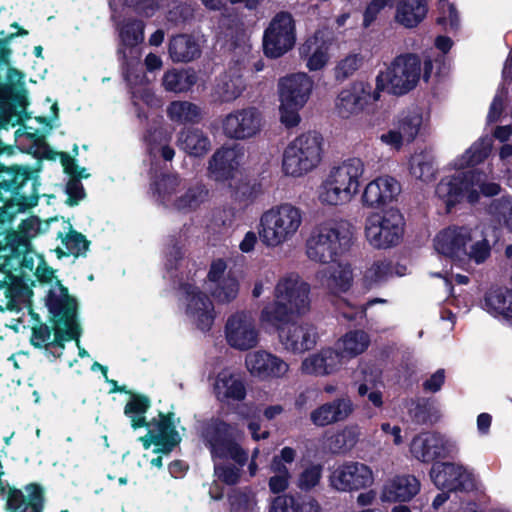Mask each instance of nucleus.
<instances>
[{
  "label": "nucleus",
  "instance_id": "63",
  "mask_svg": "<svg viewBox=\"0 0 512 512\" xmlns=\"http://www.w3.org/2000/svg\"><path fill=\"white\" fill-rule=\"evenodd\" d=\"M393 0H371L363 15V25L369 27L377 18L378 14L387 6H392Z\"/></svg>",
  "mask_w": 512,
  "mask_h": 512
},
{
  "label": "nucleus",
  "instance_id": "30",
  "mask_svg": "<svg viewBox=\"0 0 512 512\" xmlns=\"http://www.w3.org/2000/svg\"><path fill=\"white\" fill-rule=\"evenodd\" d=\"M319 269L315 278L319 284L333 295L347 292L353 284V269L349 263L336 260V263L327 264Z\"/></svg>",
  "mask_w": 512,
  "mask_h": 512
},
{
  "label": "nucleus",
  "instance_id": "11",
  "mask_svg": "<svg viewBox=\"0 0 512 512\" xmlns=\"http://www.w3.org/2000/svg\"><path fill=\"white\" fill-rule=\"evenodd\" d=\"M324 156V139L316 131L301 133L283 150L281 168L285 176L301 178L321 164Z\"/></svg>",
  "mask_w": 512,
  "mask_h": 512
},
{
  "label": "nucleus",
  "instance_id": "49",
  "mask_svg": "<svg viewBox=\"0 0 512 512\" xmlns=\"http://www.w3.org/2000/svg\"><path fill=\"white\" fill-rule=\"evenodd\" d=\"M171 138V132H168L163 128H157L154 131L149 132L148 135L145 136L149 153L153 157H157L159 155L167 161L172 160L175 152L169 145Z\"/></svg>",
  "mask_w": 512,
  "mask_h": 512
},
{
  "label": "nucleus",
  "instance_id": "39",
  "mask_svg": "<svg viewBox=\"0 0 512 512\" xmlns=\"http://www.w3.org/2000/svg\"><path fill=\"white\" fill-rule=\"evenodd\" d=\"M370 345V336L363 330H352L340 337L334 351L344 364L346 361L364 353Z\"/></svg>",
  "mask_w": 512,
  "mask_h": 512
},
{
  "label": "nucleus",
  "instance_id": "34",
  "mask_svg": "<svg viewBox=\"0 0 512 512\" xmlns=\"http://www.w3.org/2000/svg\"><path fill=\"white\" fill-rule=\"evenodd\" d=\"M213 393L218 401L229 404L244 400L246 388L239 374L230 369H223L214 380Z\"/></svg>",
  "mask_w": 512,
  "mask_h": 512
},
{
  "label": "nucleus",
  "instance_id": "43",
  "mask_svg": "<svg viewBox=\"0 0 512 512\" xmlns=\"http://www.w3.org/2000/svg\"><path fill=\"white\" fill-rule=\"evenodd\" d=\"M177 144L181 150L193 157H203L211 149L208 135L199 128H187L180 131Z\"/></svg>",
  "mask_w": 512,
  "mask_h": 512
},
{
  "label": "nucleus",
  "instance_id": "7",
  "mask_svg": "<svg viewBox=\"0 0 512 512\" xmlns=\"http://www.w3.org/2000/svg\"><path fill=\"white\" fill-rule=\"evenodd\" d=\"M151 190L159 205L184 214L197 211L209 198V190L204 184L188 186L177 174H163L155 178Z\"/></svg>",
  "mask_w": 512,
  "mask_h": 512
},
{
  "label": "nucleus",
  "instance_id": "47",
  "mask_svg": "<svg viewBox=\"0 0 512 512\" xmlns=\"http://www.w3.org/2000/svg\"><path fill=\"white\" fill-rule=\"evenodd\" d=\"M167 117L174 123H195L201 119V108L189 101H172L166 109Z\"/></svg>",
  "mask_w": 512,
  "mask_h": 512
},
{
  "label": "nucleus",
  "instance_id": "27",
  "mask_svg": "<svg viewBox=\"0 0 512 512\" xmlns=\"http://www.w3.org/2000/svg\"><path fill=\"white\" fill-rule=\"evenodd\" d=\"M433 483L448 491L469 490L474 487V475L466 467L455 463H435L430 472Z\"/></svg>",
  "mask_w": 512,
  "mask_h": 512
},
{
  "label": "nucleus",
  "instance_id": "40",
  "mask_svg": "<svg viewBox=\"0 0 512 512\" xmlns=\"http://www.w3.org/2000/svg\"><path fill=\"white\" fill-rule=\"evenodd\" d=\"M10 512H42L43 496L38 485L30 484L26 487V494L13 491L7 501Z\"/></svg>",
  "mask_w": 512,
  "mask_h": 512
},
{
  "label": "nucleus",
  "instance_id": "48",
  "mask_svg": "<svg viewBox=\"0 0 512 512\" xmlns=\"http://www.w3.org/2000/svg\"><path fill=\"white\" fill-rule=\"evenodd\" d=\"M68 232L65 234L59 232L58 237L61 239V247L56 249L60 255L83 256L89 248V241L84 235L72 229L70 223H67Z\"/></svg>",
  "mask_w": 512,
  "mask_h": 512
},
{
  "label": "nucleus",
  "instance_id": "33",
  "mask_svg": "<svg viewBox=\"0 0 512 512\" xmlns=\"http://www.w3.org/2000/svg\"><path fill=\"white\" fill-rule=\"evenodd\" d=\"M354 411V404L349 397L336 398L313 409L310 421L317 427H325L349 418Z\"/></svg>",
  "mask_w": 512,
  "mask_h": 512
},
{
  "label": "nucleus",
  "instance_id": "4",
  "mask_svg": "<svg viewBox=\"0 0 512 512\" xmlns=\"http://www.w3.org/2000/svg\"><path fill=\"white\" fill-rule=\"evenodd\" d=\"M47 306L56 321V333L52 339L47 326L33 330L32 344L36 347H55L63 349L62 341L71 340L80 334V325L76 318L77 303L68 295L67 289L58 281L51 285Z\"/></svg>",
  "mask_w": 512,
  "mask_h": 512
},
{
  "label": "nucleus",
  "instance_id": "28",
  "mask_svg": "<svg viewBox=\"0 0 512 512\" xmlns=\"http://www.w3.org/2000/svg\"><path fill=\"white\" fill-rule=\"evenodd\" d=\"M279 332V340L284 348L294 353L312 349L318 340L316 328L310 323H290L272 326Z\"/></svg>",
  "mask_w": 512,
  "mask_h": 512
},
{
  "label": "nucleus",
  "instance_id": "6",
  "mask_svg": "<svg viewBox=\"0 0 512 512\" xmlns=\"http://www.w3.org/2000/svg\"><path fill=\"white\" fill-rule=\"evenodd\" d=\"M304 220L302 209L290 202H281L264 210L258 219V236L266 248L275 249L292 241Z\"/></svg>",
  "mask_w": 512,
  "mask_h": 512
},
{
  "label": "nucleus",
  "instance_id": "10",
  "mask_svg": "<svg viewBox=\"0 0 512 512\" xmlns=\"http://www.w3.org/2000/svg\"><path fill=\"white\" fill-rule=\"evenodd\" d=\"M349 224L344 220H327L318 224L306 242V255L316 263L330 264L346 252L351 242Z\"/></svg>",
  "mask_w": 512,
  "mask_h": 512
},
{
  "label": "nucleus",
  "instance_id": "17",
  "mask_svg": "<svg viewBox=\"0 0 512 512\" xmlns=\"http://www.w3.org/2000/svg\"><path fill=\"white\" fill-rule=\"evenodd\" d=\"M381 98L378 87L366 81H355L342 89L335 101V109L341 118L348 119L360 114L364 109Z\"/></svg>",
  "mask_w": 512,
  "mask_h": 512
},
{
  "label": "nucleus",
  "instance_id": "21",
  "mask_svg": "<svg viewBox=\"0 0 512 512\" xmlns=\"http://www.w3.org/2000/svg\"><path fill=\"white\" fill-rule=\"evenodd\" d=\"M223 134L230 139L246 140L255 137L263 127L261 112L253 107L228 113L221 122Z\"/></svg>",
  "mask_w": 512,
  "mask_h": 512
},
{
  "label": "nucleus",
  "instance_id": "42",
  "mask_svg": "<svg viewBox=\"0 0 512 512\" xmlns=\"http://www.w3.org/2000/svg\"><path fill=\"white\" fill-rule=\"evenodd\" d=\"M407 167L414 179L424 183L434 180L437 172L435 158L427 149L415 150L408 158Z\"/></svg>",
  "mask_w": 512,
  "mask_h": 512
},
{
  "label": "nucleus",
  "instance_id": "38",
  "mask_svg": "<svg viewBox=\"0 0 512 512\" xmlns=\"http://www.w3.org/2000/svg\"><path fill=\"white\" fill-rule=\"evenodd\" d=\"M427 14L428 0H398L394 21L404 28L413 29L425 20Z\"/></svg>",
  "mask_w": 512,
  "mask_h": 512
},
{
  "label": "nucleus",
  "instance_id": "23",
  "mask_svg": "<svg viewBox=\"0 0 512 512\" xmlns=\"http://www.w3.org/2000/svg\"><path fill=\"white\" fill-rule=\"evenodd\" d=\"M401 191V184L396 178L380 175L366 183L360 201L365 208L379 209L396 202Z\"/></svg>",
  "mask_w": 512,
  "mask_h": 512
},
{
  "label": "nucleus",
  "instance_id": "24",
  "mask_svg": "<svg viewBox=\"0 0 512 512\" xmlns=\"http://www.w3.org/2000/svg\"><path fill=\"white\" fill-rule=\"evenodd\" d=\"M457 450L454 440L435 432L421 433L413 438L410 452L414 458L429 463L438 458H445Z\"/></svg>",
  "mask_w": 512,
  "mask_h": 512
},
{
  "label": "nucleus",
  "instance_id": "45",
  "mask_svg": "<svg viewBox=\"0 0 512 512\" xmlns=\"http://www.w3.org/2000/svg\"><path fill=\"white\" fill-rule=\"evenodd\" d=\"M492 147V141L489 137H482L471 145L462 155L455 158L450 166L456 170H462L469 166H474L484 161Z\"/></svg>",
  "mask_w": 512,
  "mask_h": 512
},
{
  "label": "nucleus",
  "instance_id": "36",
  "mask_svg": "<svg viewBox=\"0 0 512 512\" xmlns=\"http://www.w3.org/2000/svg\"><path fill=\"white\" fill-rule=\"evenodd\" d=\"M339 355L332 348H324L307 356L301 364L304 374L325 376L335 373L342 366Z\"/></svg>",
  "mask_w": 512,
  "mask_h": 512
},
{
  "label": "nucleus",
  "instance_id": "3",
  "mask_svg": "<svg viewBox=\"0 0 512 512\" xmlns=\"http://www.w3.org/2000/svg\"><path fill=\"white\" fill-rule=\"evenodd\" d=\"M121 48L119 54L126 61L125 78L130 85L132 102L141 117V103L147 107H156L160 101L147 84V78L139 63L140 52L137 46L144 38V25L141 21H127L119 29Z\"/></svg>",
  "mask_w": 512,
  "mask_h": 512
},
{
  "label": "nucleus",
  "instance_id": "54",
  "mask_svg": "<svg viewBox=\"0 0 512 512\" xmlns=\"http://www.w3.org/2000/svg\"><path fill=\"white\" fill-rule=\"evenodd\" d=\"M296 456L297 452L294 448L289 446L283 447L278 454L273 456L269 466L270 472L292 475L288 465L294 462Z\"/></svg>",
  "mask_w": 512,
  "mask_h": 512
},
{
  "label": "nucleus",
  "instance_id": "64",
  "mask_svg": "<svg viewBox=\"0 0 512 512\" xmlns=\"http://www.w3.org/2000/svg\"><path fill=\"white\" fill-rule=\"evenodd\" d=\"M440 17L438 22L443 25H448L451 28L458 26V13L455 6L445 0H441L439 4Z\"/></svg>",
  "mask_w": 512,
  "mask_h": 512
},
{
  "label": "nucleus",
  "instance_id": "20",
  "mask_svg": "<svg viewBox=\"0 0 512 512\" xmlns=\"http://www.w3.org/2000/svg\"><path fill=\"white\" fill-rule=\"evenodd\" d=\"M334 41L333 31L328 27H322L301 44L299 57L310 72L321 71L329 64Z\"/></svg>",
  "mask_w": 512,
  "mask_h": 512
},
{
  "label": "nucleus",
  "instance_id": "37",
  "mask_svg": "<svg viewBox=\"0 0 512 512\" xmlns=\"http://www.w3.org/2000/svg\"><path fill=\"white\" fill-rule=\"evenodd\" d=\"M204 40L202 36L180 34L173 37L168 46L171 60L187 63L200 57Z\"/></svg>",
  "mask_w": 512,
  "mask_h": 512
},
{
  "label": "nucleus",
  "instance_id": "57",
  "mask_svg": "<svg viewBox=\"0 0 512 512\" xmlns=\"http://www.w3.org/2000/svg\"><path fill=\"white\" fill-rule=\"evenodd\" d=\"M303 107L285 100H279V118L280 122L286 128H294L299 125L301 117L299 111Z\"/></svg>",
  "mask_w": 512,
  "mask_h": 512
},
{
  "label": "nucleus",
  "instance_id": "18",
  "mask_svg": "<svg viewBox=\"0 0 512 512\" xmlns=\"http://www.w3.org/2000/svg\"><path fill=\"white\" fill-rule=\"evenodd\" d=\"M227 345L238 351H247L259 343V329L253 315L238 311L231 314L224 325Z\"/></svg>",
  "mask_w": 512,
  "mask_h": 512
},
{
  "label": "nucleus",
  "instance_id": "50",
  "mask_svg": "<svg viewBox=\"0 0 512 512\" xmlns=\"http://www.w3.org/2000/svg\"><path fill=\"white\" fill-rule=\"evenodd\" d=\"M245 89L244 81L238 73L224 74L218 80L214 93L222 102H229L238 98Z\"/></svg>",
  "mask_w": 512,
  "mask_h": 512
},
{
  "label": "nucleus",
  "instance_id": "53",
  "mask_svg": "<svg viewBox=\"0 0 512 512\" xmlns=\"http://www.w3.org/2000/svg\"><path fill=\"white\" fill-rule=\"evenodd\" d=\"M489 214L499 224L512 231V198L502 197L494 200L489 206Z\"/></svg>",
  "mask_w": 512,
  "mask_h": 512
},
{
  "label": "nucleus",
  "instance_id": "12",
  "mask_svg": "<svg viewBox=\"0 0 512 512\" xmlns=\"http://www.w3.org/2000/svg\"><path fill=\"white\" fill-rule=\"evenodd\" d=\"M486 179V175L478 170L459 172L441 179L435 192L448 208L464 198L470 203H475L479 200L480 194L494 196L500 192L497 183H488Z\"/></svg>",
  "mask_w": 512,
  "mask_h": 512
},
{
  "label": "nucleus",
  "instance_id": "15",
  "mask_svg": "<svg viewBox=\"0 0 512 512\" xmlns=\"http://www.w3.org/2000/svg\"><path fill=\"white\" fill-rule=\"evenodd\" d=\"M296 39V21L294 17L289 12H278L264 30L263 52L268 58H279L295 46Z\"/></svg>",
  "mask_w": 512,
  "mask_h": 512
},
{
  "label": "nucleus",
  "instance_id": "2",
  "mask_svg": "<svg viewBox=\"0 0 512 512\" xmlns=\"http://www.w3.org/2000/svg\"><path fill=\"white\" fill-rule=\"evenodd\" d=\"M311 287L296 273L280 277L274 287V300L264 306L260 322L264 326H281L311 309Z\"/></svg>",
  "mask_w": 512,
  "mask_h": 512
},
{
  "label": "nucleus",
  "instance_id": "35",
  "mask_svg": "<svg viewBox=\"0 0 512 512\" xmlns=\"http://www.w3.org/2000/svg\"><path fill=\"white\" fill-rule=\"evenodd\" d=\"M420 491V482L413 475H397L388 480L382 487V502H407Z\"/></svg>",
  "mask_w": 512,
  "mask_h": 512
},
{
  "label": "nucleus",
  "instance_id": "19",
  "mask_svg": "<svg viewBox=\"0 0 512 512\" xmlns=\"http://www.w3.org/2000/svg\"><path fill=\"white\" fill-rule=\"evenodd\" d=\"M204 284L210 296L220 305L233 302L239 294V281L223 259L212 261Z\"/></svg>",
  "mask_w": 512,
  "mask_h": 512
},
{
  "label": "nucleus",
  "instance_id": "41",
  "mask_svg": "<svg viewBox=\"0 0 512 512\" xmlns=\"http://www.w3.org/2000/svg\"><path fill=\"white\" fill-rule=\"evenodd\" d=\"M429 116L422 108L413 107L402 111L394 121L406 138V143L413 142L421 129L427 124Z\"/></svg>",
  "mask_w": 512,
  "mask_h": 512
},
{
  "label": "nucleus",
  "instance_id": "60",
  "mask_svg": "<svg viewBox=\"0 0 512 512\" xmlns=\"http://www.w3.org/2000/svg\"><path fill=\"white\" fill-rule=\"evenodd\" d=\"M358 394L361 397L366 396L368 401L376 408H381L383 405V394L377 388V383L374 380H366L358 386Z\"/></svg>",
  "mask_w": 512,
  "mask_h": 512
},
{
  "label": "nucleus",
  "instance_id": "5",
  "mask_svg": "<svg viewBox=\"0 0 512 512\" xmlns=\"http://www.w3.org/2000/svg\"><path fill=\"white\" fill-rule=\"evenodd\" d=\"M366 167L358 157L333 166L317 189V201L324 207L349 204L359 193Z\"/></svg>",
  "mask_w": 512,
  "mask_h": 512
},
{
  "label": "nucleus",
  "instance_id": "55",
  "mask_svg": "<svg viewBox=\"0 0 512 512\" xmlns=\"http://www.w3.org/2000/svg\"><path fill=\"white\" fill-rule=\"evenodd\" d=\"M359 431L355 427H346L334 435L330 444V450L341 453L351 449L358 441Z\"/></svg>",
  "mask_w": 512,
  "mask_h": 512
},
{
  "label": "nucleus",
  "instance_id": "56",
  "mask_svg": "<svg viewBox=\"0 0 512 512\" xmlns=\"http://www.w3.org/2000/svg\"><path fill=\"white\" fill-rule=\"evenodd\" d=\"M29 207L26 199L15 196L10 201L0 200V222H11L16 214L25 211Z\"/></svg>",
  "mask_w": 512,
  "mask_h": 512
},
{
  "label": "nucleus",
  "instance_id": "62",
  "mask_svg": "<svg viewBox=\"0 0 512 512\" xmlns=\"http://www.w3.org/2000/svg\"><path fill=\"white\" fill-rule=\"evenodd\" d=\"M214 473L220 481L233 485L239 481L241 470L233 465L215 464Z\"/></svg>",
  "mask_w": 512,
  "mask_h": 512
},
{
  "label": "nucleus",
  "instance_id": "9",
  "mask_svg": "<svg viewBox=\"0 0 512 512\" xmlns=\"http://www.w3.org/2000/svg\"><path fill=\"white\" fill-rule=\"evenodd\" d=\"M477 234V230L466 227H449L436 235L435 250L460 264H480L490 255V246L483 235Z\"/></svg>",
  "mask_w": 512,
  "mask_h": 512
},
{
  "label": "nucleus",
  "instance_id": "51",
  "mask_svg": "<svg viewBox=\"0 0 512 512\" xmlns=\"http://www.w3.org/2000/svg\"><path fill=\"white\" fill-rule=\"evenodd\" d=\"M392 275L390 262L386 260H376L369 264L363 272V284L367 288H373L381 285Z\"/></svg>",
  "mask_w": 512,
  "mask_h": 512
},
{
  "label": "nucleus",
  "instance_id": "22",
  "mask_svg": "<svg viewBox=\"0 0 512 512\" xmlns=\"http://www.w3.org/2000/svg\"><path fill=\"white\" fill-rule=\"evenodd\" d=\"M329 482L334 489L349 492L371 486L374 483V473L364 463L348 461L332 469Z\"/></svg>",
  "mask_w": 512,
  "mask_h": 512
},
{
  "label": "nucleus",
  "instance_id": "61",
  "mask_svg": "<svg viewBox=\"0 0 512 512\" xmlns=\"http://www.w3.org/2000/svg\"><path fill=\"white\" fill-rule=\"evenodd\" d=\"M379 140L382 144L396 151L401 150L403 145L406 143V138L394 123L391 128L379 136Z\"/></svg>",
  "mask_w": 512,
  "mask_h": 512
},
{
  "label": "nucleus",
  "instance_id": "26",
  "mask_svg": "<svg viewBox=\"0 0 512 512\" xmlns=\"http://www.w3.org/2000/svg\"><path fill=\"white\" fill-rule=\"evenodd\" d=\"M245 158V148L240 144H228L218 148L208 161L211 179L224 182L234 178Z\"/></svg>",
  "mask_w": 512,
  "mask_h": 512
},
{
  "label": "nucleus",
  "instance_id": "8",
  "mask_svg": "<svg viewBox=\"0 0 512 512\" xmlns=\"http://www.w3.org/2000/svg\"><path fill=\"white\" fill-rule=\"evenodd\" d=\"M433 70V60L426 58L422 70L421 60L418 55L407 53L397 56L390 65L380 71L375 84L378 91H386L395 96H402L415 89L421 77L428 81Z\"/></svg>",
  "mask_w": 512,
  "mask_h": 512
},
{
  "label": "nucleus",
  "instance_id": "46",
  "mask_svg": "<svg viewBox=\"0 0 512 512\" xmlns=\"http://www.w3.org/2000/svg\"><path fill=\"white\" fill-rule=\"evenodd\" d=\"M196 80V74L192 70L173 68L164 73L162 86L165 91L183 93L190 90Z\"/></svg>",
  "mask_w": 512,
  "mask_h": 512
},
{
  "label": "nucleus",
  "instance_id": "1",
  "mask_svg": "<svg viewBox=\"0 0 512 512\" xmlns=\"http://www.w3.org/2000/svg\"><path fill=\"white\" fill-rule=\"evenodd\" d=\"M43 259L36 253L21 255L0 254V273L3 278L0 280V310H19L31 295L29 282L31 274L35 273L39 278L46 281L53 278L52 270L41 268Z\"/></svg>",
  "mask_w": 512,
  "mask_h": 512
},
{
  "label": "nucleus",
  "instance_id": "52",
  "mask_svg": "<svg viewBox=\"0 0 512 512\" xmlns=\"http://www.w3.org/2000/svg\"><path fill=\"white\" fill-rule=\"evenodd\" d=\"M150 407V400L146 396L133 395L127 402L124 413L130 418L132 427L137 429L144 427L149 422L145 421V413Z\"/></svg>",
  "mask_w": 512,
  "mask_h": 512
},
{
  "label": "nucleus",
  "instance_id": "29",
  "mask_svg": "<svg viewBox=\"0 0 512 512\" xmlns=\"http://www.w3.org/2000/svg\"><path fill=\"white\" fill-rule=\"evenodd\" d=\"M57 218L41 221L36 216H30L23 220L19 225L18 234H14L9 238V246L5 247L1 253L8 255H21L26 253H35L30 248V239L45 233L48 230L50 222L57 221Z\"/></svg>",
  "mask_w": 512,
  "mask_h": 512
},
{
  "label": "nucleus",
  "instance_id": "58",
  "mask_svg": "<svg viewBox=\"0 0 512 512\" xmlns=\"http://www.w3.org/2000/svg\"><path fill=\"white\" fill-rule=\"evenodd\" d=\"M362 57L359 54H350L342 59L335 68V76L338 80H344L352 76L362 65Z\"/></svg>",
  "mask_w": 512,
  "mask_h": 512
},
{
  "label": "nucleus",
  "instance_id": "25",
  "mask_svg": "<svg viewBox=\"0 0 512 512\" xmlns=\"http://www.w3.org/2000/svg\"><path fill=\"white\" fill-rule=\"evenodd\" d=\"M148 433L141 437L145 449L155 445V453L169 454L172 449L180 442L181 438L175 429V420L173 415H164L160 413L158 418L153 419L146 425Z\"/></svg>",
  "mask_w": 512,
  "mask_h": 512
},
{
  "label": "nucleus",
  "instance_id": "44",
  "mask_svg": "<svg viewBox=\"0 0 512 512\" xmlns=\"http://www.w3.org/2000/svg\"><path fill=\"white\" fill-rule=\"evenodd\" d=\"M483 308L512 324V291L502 288L490 290L484 298Z\"/></svg>",
  "mask_w": 512,
  "mask_h": 512
},
{
  "label": "nucleus",
  "instance_id": "13",
  "mask_svg": "<svg viewBox=\"0 0 512 512\" xmlns=\"http://www.w3.org/2000/svg\"><path fill=\"white\" fill-rule=\"evenodd\" d=\"M404 233L405 219L396 208L372 212L364 222L365 240L376 250H388L398 246L403 240Z\"/></svg>",
  "mask_w": 512,
  "mask_h": 512
},
{
  "label": "nucleus",
  "instance_id": "32",
  "mask_svg": "<svg viewBox=\"0 0 512 512\" xmlns=\"http://www.w3.org/2000/svg\"><path fill=\"white\" fill-rule=\"evenodd\" d=\"M245 364L250 374L260 379L281 378L289 370L284 360L265 350L248 353Z\"/></svg>",
  "mask_w": 512,
  "mask_h": 512
},
{
  "label": "nucleus",
  "instance_id": "59",
  "mask_svg": "<svg viewBox=\"0 0 512 512\" xmlns=\"http://www.w3.org/2000/svg\"><path fill=\"white\" fill-rule=\"evenodd\" d=\"M322 476L320 465H310L299 475L297 485L301 490H310L318 485Z\"/></svg>",
  "mask_w": 512,
  "mask_h": 512
},
{
  "label": "nucleus",
  "instance_id": "16",
  "mask_svg": "<svg viewBox=\"0 0 512 512\" xmlns=\"http://www.w3.org/2000/svg\"><path fill=\"white\" fill-rule=\"evenodd\" d=\"M232 426L220 419H211L203 426L202 437L213 458H229L240 466L248 461V452L229 437Z\"/></svg>",
  "mask_w": 512,
  "mask_h": 512
},
{
  "label": "nucleus",
  "instance_id": "14",
  "mask_svg": "<svg viewBox=\"0 0 512 512\" xmlns=\"http://www.w3.org/2000/svg\"><path fill=\"white\" fill-rule=\"evenodd\" d=\"M178 308L184 320L195 329L207 332L216 319V310L210 296L193 280L183 282L178 291Z\"/></svg>",
  "mask_w": 512,
  "mask_h": 512
},
{
  "label": "nucleus",
  "instance_id": "31",
  "mask_svg": "<svg viewBox=\"0 0 512 512\" xmlns=\"http://www.w3.org/2000/svg\"><path fill=\"white\" fill-rule=\"evenodd\" d=\"M314 82L305 72H298L281 77L278 80V99L304 107L313 91Z\"/></svg>",
  "mask_w": 512,
  "mask_h": 512
}]
</instances>
